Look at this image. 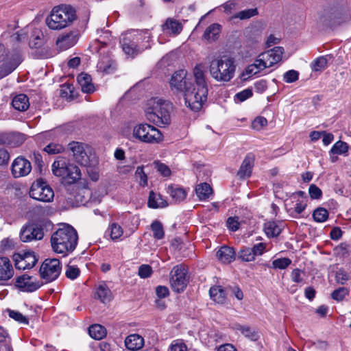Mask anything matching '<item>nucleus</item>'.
Here are the masks:
<instances>
[{"label": "nucleus", "mask_w": 351, "mask_h": 351, "mask_svg": "<svg viewBox=\"0 0 351 351\" xmlns=\"http://www.w3.org/2000/svg\"><path fill=\"white\" fill-rule=\"evenodd\" d=\"M204 69L202 64H197L193 69L195 87L191 77H187L186 71L183 69L176 71L169 82L171 90L182 93L185 104L194 111L199 110L207 99L208 86Z\"/></svg>", "instance_id": "nucleus-1"}, {"label": "nucleus", "mask_w": 351, "mask_h": 351, "mask_svg": "<svg viewBox=\"0 0 351 351\" xmlns=\"http://www.w3.org/2000/svg\"><path fill=\"white\" fill-rule=\"evenodd\" d=\"M77 232L71 226L63 224L51 236L50 243L53 251L62 256L71 253L77 245Z\"/></svg>", "instance_id": "nucleus-2"}, {"label": "nucleus", "mask_w": 351, "mask_h": 351, "mask_svg": "<svg viewBox=\"0 0 351 351\" xmlns=\"http://www.w3.org/2000/svg\"><path fill=\"white\" fill-rule=\"evenodd\" d=\"M173 104L168 100L155 97L148 101L145 109L146 119L158 127H165L171 123Z\"/></svg>", "instance_id": "nucleus-3"}, {"label": "nucleus", "mask_w": 351, "mask_h": 351, "mask_svg": "<svg viewBox=\"0 0 351 351\" xmlns=\"http://www.w3.org/2000/svg\"><path fill=\"white\" fill-rule=\"evenodd\" d=\"M76 19V12L72 6L60 5L53 8L45 23L49 29L58 31L69 27Z\"/></svg>", "instance_id": "nucleus-4"}, {"label": "nucleus", "mask_w": 351, "mask_h": 351, "mask_svg": "<svg viewBox=\"0 0 351 351\" xmlns=\"http://www.w3.org/2000/svg\"><path fill=\"white\" fill-rule=\"evenodd\" d=\"M234 71L235 65L231 58H215L210 62V75L217 82H229L234 77Z\"/></svg>", "instance_id": "nucleus-5"}, {"label": "nucleus", "mask_w": 351, "mask_h": 351, "mask_svg": "<svg viewBox=\"0 0 351 351\" xmlns=\"http://www.w3.org/2000/svg\"><path fill=\"white\" fill-rule=\"evenodd\" d=\"M51 171L54 176L67 178L71 182L77 181L81 178V172L78 167L71 164L67 158L57 156L51 165Z\"/></svg>", "instance_id": "nucleus-6"}, {"label": "nucleus", "mask_w": 351, "mask_h": 351, "mask_svg": "<svg viewBox=\"0 0 351 351\" xmlns=\"http://www.w3.org/2000/svg\"><path fill=\"white\" fill-rule=\"evenodd\" d=\"M132 136L143 143L155 144L163 140L160 131L148 123H140L134 127Z\"/></svg>", "instance_id": "nucleus-7"}, {"label": "nucleus", "mask_w": 351, "mask_h": 351, "mask_svg": "<svg viewBox=\"0 0 351 351\" xmlns=\"http://www.w3.org/2000/svg\"><path fill=\"white\" fill-rule=\"evenodd\" d=\"M68 149L77 163L85 167L90 165L91 149L89 146L82 143L72 141L69 143Z\"/></svg>", "instance_id": "nucleus-8"}, {"label": "nucleus", "mask_w": 351, "mask_h": 351, "mask_svg": "<svg viewBox=\"0 0 351 351\" xmlns=\"http://www.w3.org/2000/svg\"><path fill=\"white\" fill-rule=\"evenodd\" d=\"M29 196L40 202H49L53 200L54 193L45 182L40 179L32 184L29 191Z\"/></svg>", "instance_id": "nucleus-9"}, {"label": "nucleus", "mask_w": 351, "mask_h": 351, "mask_svg": "<svg viewBox=\"0 0 351 351\" xmlns=\"http://www.w3.org/2000/svg\"><path fill=\"white\" fill-rule=\"evenodd\" d=\"M187 270L181 265H178L173 267L170 273V284L172 289L177 292H182L188 283Z\"/></svg>", "instance_id": "nucleus-10"}, {"label": "nucleus", "mask_w": 351, "mask_h": 351, "mask_svg": "<svg viewBox=\"0 0 351 351\" xmlns=\"http://www.w3.org/2000/svg\"><path fill=\"white\" fill-rule=\"evenodd\" d=\"M60 271V263L57 258L46 259L40 268V276L46 282L55 280L59 276Z\"/></svg>", "instance_id": "nucleus-11"}, {"label": "nucleus", "mask_w": 351, "mask_h": 351, "mask_svg": "<svg viewBox=\"0 0 351 351\" xmlns=\"http://www.w3.org/2000/svg\"><path fill=\"white\" fill-rule=\"evenodd\" d=\"M21 62L19 53H7L0 56V78L11 73Z\"/></svg>", "instance_id": "nucleus-12"}, {"label": "nucleus", "mask_w": 351, "mask_h": 351, "mask_svg": "<svg viewBox=\"0 0 351 351\" xmlns=\"http://www.w3.org/2000/svg\"><path fill=\"white\" fill-rule=\"evenodd\" d=\"M42 285L35 278L23 274L16 278L15 286L23 291L33 292L38 289Z\"/></svg>", "instance_id": "nucleus-13"}, {"label": "nucleus", "mask_w": 351, "mask_h": 351, "mask_svg": "<svg viewBox=\"0 0 351 351\" xmlns=\"http://www.w3.org/2000/svg\"><path fill=\"white\" fill-rule=\"evenodd\" d=\"M31 170L30 162L21 156L17 157L12 164V173L14 178L25 176Z\"/></svg>", "instance_id": "nucleus-14"}, {"label": "nucleus", "mask_w": 351, "mask_h": 351, "mask_svg": "<svg viewBox=\"0 0 351 351\" xmlns=\"http://www.w3.org/2000/svg\"><path fill=\"white\" fill-rule=\"evenodd\" d=\"M43 229L34 224L26 226L21 231L20 239L23 242L40 240L43 238Z\"/></svg>", "instance_id": "nucleus-15"}, {"label": "nucleus", "mask_w": 351, "mask_h": 351, "mask_svg": "<svg viewBox=\"0 0 351 351\" xmlns=\"http://www.w3.org/2000/svg\"><path fill=\"white\" fill-rule=\"evenodd\" d=\"M15 266L19 269L32 268L37 262L36 256L33 252H27L23 254L15 255Z\"/></svg>", "instance_id": "nucleus-16"}, {"label": "nucleus", "mask_w": 351, "mask_h": 351, "mask_svg": "<svg viewBox=\"0 0 351 351\" xmlns=\"http://www.w3.org/2000/svg\"><path fill=\"white\" fill-rule=\"evenodd\" d=\"M284 49L281 47H276L272 49L268 50L261 53L262 62L267 68L271 67L282 60Z\"/></svg>", "instance_id": "nucleus-17"}, {"label": "nucleus", "mask_w": 351, "mask_h": 351, "mask_svg": "<svg viewBox=\"0 0 351 351\" xmlns=\"http://www.w3.org/2000/svg\"><path fill=\"white\" fill-rule=\"evenodd\" d=\"M78 40V34L76 32L71 31L66 34H60L56 42L57 48L60 51H65L74 46Z\"/></svg>", "instance_id": "nucleus-18"}, {"label": "nucleus", "mask_w": 351, "mask_h": 351, "mask_svg": "<svg viewBox=\"0 0 351 351\" xmlns=\"http://www.w3.org/2000/svg\"><path fill=\"white\" fill-rule=\"evenodd\" d=\"M14 269L8 257L0 256V285H7L14 276Z\"/></svg>", "instance_id": "nucleus-19"}, {"label": "nucleus", "mask_w": 351, "mask_h": 351, "mask_svg": "<svg viewBox=\"0 0 351 351\" xmlns=\"http://www.w3.org/2000/svg\"><path fill=\"white\" fill-rule=\"evenodd\" d=\"M254 161V157L252 154H248L245 157L237 172V176L240 178L244 179L250 176Z\"/></svg>", "instance_id": "nucleus-20"}, {"label": "nucleus", "mask_w": 351, "mask_h": 351, "mask_svg": "<svg viewBox=\"0 0 351 351\" xmlns=\"http://www.w3.org/2000/svg\"><path fill=\"white\" fill-rule=\"evenodd\" d=\"M217 258L223 263H230L235 259L236 253L232 247L222 246L216 253Z\"/></svg>", "instance_id": "nucleus-21"}, {"label": "nucleus", "mask_w": 351, "mask_h": 351, "mask_svg": "<svg viewBox=\"0 0 351 351\" xmlns=\"http://www.w3.org/2000/svg\"><path fill=\"white\" fill-rule=\"evenodd\" d=\"M77 80L82 92L91 93L95 90V87L92 83V78L90 75L81 73L77 76Z\"/></svg>", "instance_id": "nucleus-22"}, {"label": "nucleus", "mask_w": 351, "mask_h": 351, "mask_svg": "<svg viewBox=\"0 0 351 351\" xmlns=\"http://www.w3.org/2000/svg\"><path fill=\"white\" fill-rule=\"evenodd\" d=\"M143 343V338L138 334L130 335L125 340L126 348L130 350H137L141 348Z\"/></svg>", "instance_id": "nucleus-23"}, {"label": "nucleus", "mask_w": 351, "mask_h": 351, "mask_svg": "<svg viewBox=\"0 0 351 351\" xmlns=\"http://www.w3.org/2000/svg\"><path fill=\"white\" fill-rule=\"evenodd\" d=\"M147 204L152 208H165L168 206L167 202L162 195L154 191L149 193Z\"/></svg>", "instance_id": "nucleus-24"}, {"label": "nucleus", "mask_w": 351, "mask_h": 351, "mask_svg": "<svg viewBox=\"0 0 351 351\" xmlns=\"http://www.w3.org/2000/svg\"><path fill=\"white\" fill-rule=\"evenodd\" d=\"M182 29V24L173 19H168L162 25V30L167 34L178 35Z\"/></svg>", "instance_id": "nucleus-25"}, {"label": "nucleus", "mask_w": 351, "mask_h": 351, "mask_svg": "<svg viewBox=\"0 0 351 351\" xmlns=\"http://www.w3.org/2000/svg\"><path fill=\"white\" fill-rule=\"evenodd\" d=\"M12 105L19 111H25L29 106V99L24 94L18 95L13 98Z\"/></svg>", "instance_id": "nucleus-26"}, {"label": "nucleus", "mask_w": 351, "mask_h": 351, "mask_svg": "<svg viewBox=\"0 0 351 351\" xmlns=\"http://www.w3.org/2000/svg\"><path fill=\"white\" fill-rule=\"evenodd\" d=\"M96 295L102 303L109 302L112 298V292L105 283L97 287Z\"/></svg>", "instance_id": "nucleus-27"}, {"label": "nucleus", "mask_w": 351, "mask_h": 351, "mask_svg": "<svg viewBox=\"0 0 351 351\" xmlns=\"http://www.w3.org/2000/svg\"><path fill=\"white\" fill-rule=\"evenodd\" d=\"M167 193L175 202H180L186 197V191L180 187L169 186Z\"/></svg>", "instance_id": "nucleus-28"}, {"label": "nucleus", "mask_w": 351, "mask_h": 351, "mask_svg": "<svg viewBox=\"0 0 351 351\" xmlns=\"http://www.w3.org/2000/svg\"><path fill=\"white\" fill-rule=\"evenodd\" d=\"M195 193L199 200H205L212 195L213 189L208 184L204 182L196 186Z\"/></svg>", "instance_id": "nucleus-29"}, {"label": "nucleus", "mask_w": 351, "mask_h": 351, "mask_svg": "<svg viewBox=\"0 0 351 351\" xmlns=\"http://www.w3.org/2000/svg\"><path fill=\"white\" fill-rule=\"evenodd\" d=\"M121 45L125 53L132 58L138 54L139 52V49L136 48L135 43L130 40L128 38H123Z\"/></svg>", "instance_id": "nucleus-30"}, {"label": "nucleus", "mask_w": 351, "mask_h": 351, "mask_svg": "<svg viewBox=\"0 0 351 351\" xmlns=\"http://www.w3.org/2000/svg\"><path fill=\"white\" fill-rule=\"evenodd\" d=\"M209 294L211 299L217 303L223 304L226 300L225 291L221 286L211 287Z\"/></svg>", "instance_id": "nucleus-31"}, {"label": "nucleus", "mask_w": 351, "mask_h": 351, "mask_svg": "<svg viewBox=\"0 0 351 351\" xmlns=\"http://www.w3.org/2000/svg\"><path fill=\"white\" fill-rule=\"evenodd\" d=\"M220 30L221 26L217 23H213L206 29L203 37L208 41H214L217 38Z\"/></svg>", "instance_id": "nucleus-32"}, {"label": "nucleus", "mask_w": 351, "mask_h": 351, "mask_svg": "<svg viewBox=\"0 0 351 351\" xmlns=\"http://www.w3.org/2000/svg\"><path fill=\"white\" fill-rule=\"evenodd\" d=\"M264 231L268 237H276L281 231V227L275 221H267L264 224Z\"/></svg>", "instance_id": "nucleus-33"}, {"label": "nucleus", "mask_w": 351, "mask_h": 351, "mask_svg": "<svg viewBox=\"0 0 351 351\" xmlns=\"http://www.w3.org/2000/svg\"><path fill=\"white\" fill-rule=\"evenodd\" d=\"M88 333L95 339H101L106 335V328L99 324H94L89 327Z\"/></svg>", "instance_id": "nucleus-34"}, {"label": "nucleus", "mask_w": 351, "mask_h": 351, "mask_svg": "<svg viewBox=\"0 0 351 351\" xmlns=\"http://www.w3.org/2000/svg\"><path fill=\"white\" fill-rule=\"evenodd\" d=\"M8 143L12 147L21 145L25 140V135L21 133H10L7 137Z\"/></svg>", "instance_id": "nucleus-35"}, {"label": "nucleus", "mask_w": 351, "mask_h": 351, "mask_svg": "<svg viewBox=\"0 0 351 351\" xmlns=\"http://www.w3.org/2000/svg\"><path fill=\"white\" fill-rule=\"evenodd\" d=\"M237 257L242 261L250 262L255 259L253 252L250 247L241 248L237 254Z\"/></svg>", "instance_id": "nucleus-36"}, {"label": "nucleus", "mask_w": 351, "mask_h": 351, "mask_svg": "<svg viewBox=\"0 0 351 351\" xmlns=\"http://www.w3.org/2000/svg\"><path fill=\"white\" fill-rule=\"evenodd\" d=\"M238 330L245 337L252 341H256L259 338V333L249 326H240Z\"/></svg>", "instance_id": "nucleus-37"}, {"label": "nucleus", "mask_w": 351, "mask_h": 351, "mask_svg": "<svg viewBox=\"0 0 351 351\" xmlns=\"http://www.w3.org/2000/svg\"><path fill=\"white\" fill-rule=\"evenodd\" d=\"M257 14V9L252 8L239 12L238 13L232 16V19H239L241 20H245L250 19L251 17L254 16Z\"/></svg>", "instance_id": "nucleus-38"}, {"label": "nucleus", "mask_w": 351, "mask_h": 351, "mask_svg": "<svg viewBox=\"0 0 351 351\" xmlns=\"http://www.w3.org/2000/svg\"><path fill=\"white\" fill-rule=\"evenodd\" d=\"M154 237L156 239H162L165 236L162 223L158 221H154L151 225Z\"/></svg>", "instance_id": "nucleus-39"}, {"label": "nucleus", "mask_w": 351, "mask_h": 351, "mask_svg": "<svg viewBox=\"0 0 351 351\" xmlns=\"http://www.w3.org/2000/svg\"><path fill=\"white\" fill-rule=\"evenodd\" d=\"M328 60L326 57L320 56L317 58L311 64L313 71H322L327 66Z\"/></svg>", "instance_id": "nucleus-40"}, {"label": "nucleus", "mask_w": 351, "mask_h": 351, "mask_svg": "<svg viewBox=\"0 0 351 351\" xmlns=\"http://www.w3.org/2000/svg\"><path fill=\"white\" fill-rule=\"evenodd\" d=\"M80 271L77 265L69 262L66 268V276L71 280H74L80 276Z\"/></svg>", "instance_id": "nucleus-41"}, {"label": "nucleus", "mask_w": 351, "mask_h": 351, "mask_svg": "<svg viewBox=\"0 0 351 351\" xmlns=\"http://www.w3.org/2000/svg\"><path fill=\"white\" fill-rule=\"evenodd\" d=\"M348 146L345 142L339 141L335 143L330 149V152L333 154H343L348 152Z\"/></svg>", "instance_id": "nucleus-42"}, {"label": "nucleus", "mask_w": 351, "mask_h": 351, "mask_svg": "<svg viewBox=\"0 0 351 351\" xmlns=\"http://www.w3.org/2000/svg\"><path fill=\"white\" fill-rule=\"evenodd\" d=\"M313 217L317 222H324L328 217V212L324 208H318L314 210Z\"/></svg>", "instance_id": "nucleus-43"}, {"label": "nucleus", "mask_w": 351, "mask_h": 351, "mask_svg": "<svg viewBox=\"0 0 351 351\" xmlns=\"http://www.w3.org/2000/svg\"><path fill=\"white\" fill-rule=\"evenodd\" d=\"M291 263V261L288 258H277L272 261V266L275 269H284Z\"/></svg>", "instance_id": "nucleus-44"}, {"label": "nucleus", "mask_w": 351, "mask_h": 351, "mask_svg": "<svg viewBox=\"0 0 351 351\" xmlns=\"http://www.w3.org/2000/svg\"><path fill=\"white\" fill-rule=\"evenodd\" d=\"M348 290L345 287H340L336 290H335L332 294L331 297L333 300L337 301H341L346 295L348 294Z\"/></svg>", "instance_id": "nucleus-45"}, {"label": "nucleus", "mask_w": 351, "mask_h": 351, "mask_svg": "<svg viewBox=\"0 0 351 351\" xmlns=\"http://www.w3.org/2000/svg\"><path fill=\"white\" fill-rule=\"evenodd\" d=\"M64 147L62 145L56 143H50L44 148V151L49 154H56L62 152Z\"/></svg>", "instance_id": "nucleus-46"}, {"label": "nucleus", "mask_w": 351, "mask_h": 351, "mask_svg": "<svg viewBox=\"0 0 351 351\" xmlns=\"http://www.w3.org/2000/svg\"><path fill=\"white\" fill-rule=\"evenodd\" d=\"M335 279L338 283L344 285L350 279V275L344 269H339L336 272Z\"/></svg>", "instance_id": "nucleus-47"}, {"label": "nucleus", "mask_w": 351, "mask_h": 351, "mask_svg": "<svg viewBox=\"0 0 351 351\" xmlns=\"http://www.w3.org/2000/svg\"><path fill=\"white\" fill-rule=\"evenodd\" d=\"M299 73L295 70H289L283 75V80L287 83H293L298 80Z\"/></svg>", "instance_id": "nucleus-48"}, {"label": "nucleus", "mask_w": 351, "mask_h": 351, "mask_svg": "<svg viewBox=\"0 0 351 351\" xmlns=\"http://www.w3.org/2000/svg\"><path fill=\"white\" fill-rule=\"evenodd\" d=\"M267 125V119L263 117H256L252 123V128L256 130H261Z\"/></svg>", "instance_id": "nucleus-49"}, {"label": "nucleus", "mask_w": 351, "mask_h": 351, "mask_svg": "<svg viewBox=\"0 0 351 351\" xmlns=\"http://www.w3.org/2000/svg\"><path fill=\"white\" fill-rule=\"evenodd\" d=\"M123 234V230L120 226L113 223L110 228V237L112 240H116L120 238Z\"/></svg>", "instance_id": "nucleus-50"}, {"label": "nucleus", "mask_w": 351, "mask_h": 351, "mask_svg": "<svg viewBox=\"0 0 351 351\" xmlns=\"http://www.w3.org/2000/svg\"><path fill=\"white\" fill-rule=\"evenodd\" d=\"M135 174H136V178L140 180V184L141 185L144 186L147 184V175L144 172L143 167V166H138L136 168Z\"/></svg>", "instance_id": "nucleus-51"}, {"label": "nucleus", "mask_w": 351, "mask_h": 351, "mask_svg": "<svg viewBox=\"0 0 351 351\" xmlns=\"http://www.w3.org/2000/svg\"><path fill=\"white\" fill-rule=\"evenodd\" d=\"M9 315L11 318L19 322V323L24 324H28V319L19 312L10 311Z\"/></svg>", "instance_id": "nucleus-52"}, {"label": "nucleus", "mask_w": 351, "mask_h": 351, "mask_svg": "<svg viewBox=\"0 0 351 351\" xmlns=\"http://www.w3.org/2000/svg\"><path fill=\"white\" fill-rule=\"evenodd\" d=\"M252 96V90L250 88H246L235 95V98L242 102Z\"/></svg>", "instance_id": "nucleus-53"}, {"label": "nucleus", "mask_w": 351, "mask_h": 351, "mask_svg": "<svg viewBox=\"0 0 351 351\" xmlns=\"http://www.w3.org/2000/svg\"><path fill=\"white\" fill-rule=\"evenodd\" d=\"M308 193L312 199H319L322 197V190L315 184H311L308 189Z\"/></svg>", "instance_id": "nucleus-54"}, {"label": "nucleus", "mask_w": 351, "mask_h": 351, "mask_svg": "<svg viewBox=\"0 0 351 351\" xmlns=\"http://www.w3.org/2000/svg\"><path fill=\"white\" fill-rule=\"evenodd\" d=\"M60 95L64 97L73 98V87L71 84H66L62 86L60 90Z\"/></svg>", "instance_id": "nucleus-55"}, {"label": "nucleus", "mask_w": 351, "mask_h": 351, "mask_svg": "<svg viewBox=\"0 0 351 351\" xmlns=\"http://www.w3.org/2000/svg\"><path fill=\"white\" fill-rule=\"evenodd\" d=\"M152 273V267L148 265H142L138 269V275L141 278L149 277Z\"/></svg>", "instance_id": "nucleus-56"}, {"label": "nucleus", "mask_w": 351, "mask_h": 351, "mask_svg": "<svg viewBox=\"0 0 351 351\" xmlns=\"http://www.w3.org/2000/svg\"><path fill=\"white\" fill-rule=\"evenodd\" d=\"M266 248V243H259L255 244L253 247L251 248L254 257L256 256H261L263 254Z\"/></svg>", "instance_id": "nucleus-57"}, {"label": "nucleus", "mask_w": 351, "mask_h": 351, "mask_svg": "<svg viewBox=\"0 0 351 351\" xmlns=\"http://www.w3.org/2000/svg\"><path fill=\"white\" fill-rule=\"evenodd\" d=\"M155 167L163 176H169L171 173L169 168L165 164L155 162Z\"/></svg>", "instance_id": "nucleus-58"}, {"label": "nucleus", "mask_w": 351, "mask_h": 351, "mask_svg": "<svg viewBox=\"0 0 351 351\" xmlns=\"http://www.w3.org/2000/svg\"><path fill=\"white\" fill-rule=\"evenodd\" d=\"M228 228L232 231H236L239 229V223L238 218L237 217H229L226 221Z\"/></svg>", "instance_id": "nucleus-59"}, {"label": "nucleus", "mask_w": 351, "mask_h": 351, "mask_svg": "<svg viewBox=\"0 0 351 351\" xmlns=\"http://www.w3.org/2000/svg\"><path fill=\"white\" fill-rule=\"evenodd\" d=\"M10 159L8 152L3 147H0V165H7Z\"/></svg>", "instance_id": "nucleus-60"}, {"label": "nucleus", "mask_w": 351, "mask_h": 351, "mask_svg": "<svg viewBox=\"0 0 351 351\" xmlns=\"http://www.w3.org/2000/svg\"><path fill=\"white\" fill-rule=\"evenodd\" d=\"M267 88V82L265 80H261L254 84V88L257 93H262Z\"/></svg>", "instance_id": "nucleus-61"}, {"label": "nucleus", "mask_w": 351, "mask_h": 351, "mask_svg": "<svg viewBox=\"0 0 351 351\" xmlns=\"http://www.w3.org/2000/svg\"><path fill=\"white\" fill-rule=\"evenodd\" d=\"M156 293L158 298H164L169 295V291L165 286H158L156 288Z\"/></svg>", "instance_id": "nucleus-62"}, {"label": "nucleus", "mask_w": 351, "mask_h": 351, "mask_svg": "<svg viewBox=\"0 0 351 351\" xmlns=\"http://www.w3.org/2000/svg\"><path fill=\"white\" fill-rule=\"evenodd\" d=\"M302 271L299 269H294L291 272V279L295 282H302L303 279L301 277Z\"/></svg>", "instance_id": "nucleus-63"}, {"label": "nucleus", "mask_w": 351, "mask_h": 351, "mask_svg": "<svg viewBox=\"0 0 351 351\" xmlns=\"http://www.w3.org/2000/svg\"><path fill=\"white\" fill-rule=\"evenodd\" d=\"M187 348L186 345L182 342H178L173 344L171 347V351H186Z\"/></svg>", "instance_id": "nucleus-64"}]
</instances>
